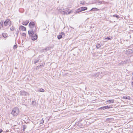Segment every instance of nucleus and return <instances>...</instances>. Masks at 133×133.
Returning a JSON list of instances; mask_svg holds the SVG:
<instances>
[{"label":"nucleus","mask_w":133,"mask_h":133,"mask_svg":"<svg viewBox=\"0 0 133 133\" xmlns=\"http://www.w3.org/2000/svg\"><path fill=\"white\" fill-rule=\"evenodd\" d=\"M19 112V108L17 107H15L14 108L12 111L11 112V114L14 116H17Z\"/></svg>","instance_id":"1"},{"label":"nucleus","mask_w":133,"mask_h":133,"mask_svg":"<svg viewBox=\"0 0 133 133\" xmlns=\"http://www.w3.org/2000/svg\"><path fill=\"white\" fill-rule=\"evenodd\" d=\"M57 9L58 11L60 12L61 14L65 15V14H70L72 13H73V11L72 10H70L69 11L67 14L65 10H64L63 8L62 7L61 8H57Z\"/></svg>","instance_id":"2"},{"label":"nucleus","mask_w":133,"mask_h":133,"mask_svg":"<svg viewBox=\"0 0 133 133\" xmlns=\"http://www.w3.org/2000/svg\"><path fill=\"white\" fill-rule=\"evenodd\" d=\"M87 9L86 7H82L77 9L76 11L74 12V14H77L81 11H85Z\"/></svg>","instance_id":"3"},{"label":"nucleus","mask_w":133,"mask_h":133,"mask_svg":"<svg viewBox=\"0 0 133 133\" xmlns=\"http://www.w3.org/2000/svg\"><path fill=\"white\" fill-rule=\"evenodd\" d=\"M5 26H7L8 25L10 26L11 25V24L10 20L9 19L6 20L4 23Z\"/></svg>","instance_id":"4"},{"label":"nucleus","mask_w":133,"mask_h":133,"mask_svg":"<svg viewBox=\"0 0 133 133\" xmlns=\"http://www.w3.org/2000/svg\"><path fill=\"white\" fill-rule=\"evenodd\" d=\"M20 95H24V96H27L28 95H29V94L27 92H26L24 91H21L20 92Z\"/></svg>","instance_id":"5"},{"label":"nucleus","mask_w":133,"mask_h":133,"mask_svg":"<svg viewBox=\"0 0 133 133\" xmlns=\"http://www.w3.org/2000/svg\"><path fill=\"white\" fill-rule=\"evenodd\" d=\"M65 36V34L63 32H61V34H60L59 35H58L57 36V38L58 39H60L64 37Z\"/></svg>","instance_id":"6"},{"label":"nucleus","mask_w":133,"mask_h":133,"mask_svg":"<svg viewBox=\"0 0 133 133\" xmlns=\"http://www.w3.org/2000/svg\"><path fill=\"white\" fill-rule=\"evenodd\" d=\"M31 39L35 41L36 40L37 38V36L35 34H33L32 36H30Z\"/></svg>","instance_id":"7"},{"label":"nucleus","mask_w":133,"mask_h":133,"mask_svg":"<svg viewBox=\"0 0 133 133\" xmlns=\"http://www.w3.org/2000/svg\"><path fill=\"white\" fill-rule=\"evenodd\" d=\"M34 31L32 29L31 30H30L28 31V34L30 36H32L34 34Z\"/></svg>","instance_id":"8"},{"label":"nucleus","mask_w":133,"mask_h":133,"mask_svg":"<svg viewBox=\"0 0 133 133\" xmlns=\"http://www.w3.org/2000/svg\"><path fill=\"white\" fill-rule=\"evenodd\" d=\"M29 25L30 28H32L35 26V23L33 22H30L29 23Z\"/></svg>","instance_id":"9"},{"label":"nucleus","mask_w":133,"mask_h":133,"mask_svg":"<svg viewBox=\"0 0 133 133\" xmlns=\"http://www.w3.org/2000/svg\"><path fill=\"white\" fill-rule=\"evenodd\" d=\"M19 29L23 31H25L26 30V28L22 25L20 26Z\"/></svg>","instance_id":"10"},{"label":"nucleus","mask_w":133,"mask_h":133,"mask_svg":"<svg viewBox=\"0 0 133 133\" xmlns=\"http://www.w3.org/2000/svg\"><path fill=\"white\" fill-rule=\"evenodd\" d=\"M29 22V21L28 20H26L25 22H23L22 24L24 25H27Z\"/></svg>","instance_id":"11"},{"label":"nucleus","mask_w":133,"mask_h":133,"mask_svg":"<svg viewBox=\"0 0 133 133\" xmlns=\"http://www.w3.org/2000/svg\"><path fill=\"white\" fill-rule=\"evenodd\" d=\"M122 98L123 99H128L129 100H130L131 98L129 96H123L122 97Z\"/></svg>","instance_id":"12"},{"label":"nucleus","mask_w":133,"mask_h":133,"mask_svg":"<svg viewBox=\"0 0 133 133\" xmlns=\"http://www.w3.org/2000/svg\"><path fill=\"white\" fill-rule=\"evenodd\" d=\"M107 102L108 103H112L114 102V101L113 99L108 100L107 101Z\"/></svg>","instance_id":"13"},{"label":"nucleus","mask_w":133,"mask_h":133,"mask_svg":"<svg viewBox=\"0 0 133 133\" xmlns=\"http://www.w3.org/2000/svg\"><path fill=\"white\" fill-rule=\"evenodd\" d=\"M133 49H129L127 50V52L128 53H131L133 52Z\"/></svg>","instance_id":"14"},{"label":"nucleus","mask_w":133,"mask_h":133,"mask_svg":"<svg viewBox=\"0 0 133 133\" xmlns=\"http://www.w3.org/2000/svg\"><path fill=\"white\" fill-rule=\"evenodd\" d=\"M98 10V9L96 8H92L90 10V11H94Z\"/></svg>","instance_id":"15"},{"label":"nucleus","mask_w":133,"mask_h":133,"mask_svg":"<svg viewBox=\"0 0 133 133\" xmlns=\"http://www.w3.org/2000/svg\"><path fill=\"white\" fill-rule=\"evenodd\" d=\"M2 36H3V37H4V38H6V37H7V34L6 33H3L2 34Z\"/></svg>","instance_id":"16"},{"label":"nucleus","mask_w":133,"mask_h":133,"mask_svg":"<svg viewBox=\"0 0 133 133\" xmlns=\"http://www.w3.org/2000/svg\"><path fill=\"white\" fill-rule=\"evenodd\" d=\"M38 91L42 92H43L44 91V89L42 88L38 89Z\"/></svg>","instance_id":"17"},{"label":"nucleus","mask_w":133,"mask_h":133,"mask_svg":"<svg viewBox=\"0 0 133 133\" xmlns=\"http://www.w3.org/2000/svg\"><path fill=\"white\" fill-rule=\"evenodd\" d=\"M102 45V44H100V43H97L96 45V48L98 49L100 46H101Z\"/></svg>","instance_id":"18"},{"label":"nucleus","mask_w":133,"mask_h":133,"mask_svg":"<svg viewBox=\"0 0 133 133\" xmlns=\"http://www.w3.org/2000/svg\"><path fill=\"white\" fill-rule=\"evenodd\" d=\"M80 3L83 5L85 3V2L84 1H80Z\"/></svg>","instance_id":"19"},{"label":"nucleus","mask_w":133,"mask_h":133,"mask_svg":"<svg viewBox=\"0 0 133 133\" xmlns=\"http://www.w3.org/2000/svg\"><path fill=\"white\" fill-rule=\"evenodd\" d=\"M27 127L25 125H23L22 126V128L23 129V130L24 131L25 130L26 128Z\"/></svg>","instance_id":"20"},{"label":"nucleus","mask_w":133,"mask_h":133,"mask_svg":"<svg viewBox=\"0 0 133 133\" xmlns=\"http://www.w3.org/2000/svg\"><path fill=\"white\" fill-rule=\"evenodd\" d=\"M97 1L98 2V4L99 5L102 3V1H99V0H97Z\"/></svg>","instance_id":"21"},{"label":"nucleus","mask_w":133,"mask_h":133,"mask_svg":"<svg viewBox=\"0 0 133 133\" xmlns=\"http://www.w3.org/2000/svg\"><path fill=\"white\" fill-rule=\"evenodd\" d=\"M107 109H109V108H111L112 107L111 105L106 106Z\"/></svg>","instance_id":"22"},{"label":"nucleus","mask_w":133,"mask_h":133,"mask_svg":"<svg viewBox=\"0 0 133 133\" xmlns=\"http://www.w3.org/2000/svg\"><path fill=\"white\" fill-rule=\"evenodd\" d=\"M112 39V37H111V38H110V37H107V38H105V40H106V39H108V40H110V39Z\"/></svg>","instance_id":"23"},{"label":"nucleus","mask_w":133,"mask_h":133,"mask_svg":"<svg viewBox=\"0 0 133 133\" xmlns=\"http://www.w3.org/2000/svg\"><path fill=\"white\" fill-rule=\"evenodd\" d=\"M100 108L102 109H103L104 110H105V109H107L106 107V106L101 107V108Z\"/></svg>","instance_id":"24"},{"label":"nucleus","mask_w":133,"mask_h":133,"mask_svg":"<svg viewBox=\"0 0 133 133\" xmlns=\"http://www.w3.org/2000/svg\"><path fill=\"white\" fill-rule=\"evenodd\" d=\"M17 45H15L14 46V47H13L14 49H16L17 48Z\"/></svg>","instance_id":"25"},{"label":"nucleus","mask_w":133,"mask_h":133,"mask_svg":"<svg viewBox=\"0 0 133 133\" xmlns=\"http://www.w3.org/2000/svg\"><path fill=\"white\" fill-rule=\"evenodd\" d=\"M15 29V28L14 27H13V26L11 28H10V30H11L12 31L13 30H14Z\"/></svg>","instance_id":"26"},{"label":"nucleus","mask_w":133,"mask_h":133,"mask_svg":"<svg viewBox=\"0 0 133 133\" xmlns=\"http://www.w3.org/2000/svg\"><path fill=\"white\" fill-rule=\"evenodd\" d=\"M44 123V121L43 120H41L40 121V124H42L43 123Z\"/></svg>","instance_id":"27"},{"label":"nucleus","mask_w":133,"mask_h":133,"mask_svg":"<svg viewBox=\"0 0 133 133\" xmlns=\"http://www.w3.org/2000/svg\"><path fill=\"white\" fill-rule=\"evenodd\" d=\"M22 35L23 36L25 37L26 36V34L25 33H23L22 34Z\"/></svg>","instance_id":"28"},{"label":"nucleus","mask_w":133,"mask_h":133,"mask_svg":"<svg viewBox=\"0 0 133 133\" xmlns=\"http://www.w3.org/2000/svg\"><path fill=\"white\" fill-rule=\"evenodd\" d=\"M99 74H95V76H97V77H98V76H99Z\"/></svg>","instance_id":"29"},{"label":"nucleus","mask_w":133,"mask_h":133,"mask_svg":"<svg viewBox=\"0 0 133 133\" xmlns=\"http://www.w3.org/2000/svg\"><path fill=\"white\" fill-rule=\"evenodd\" d=\"M114 16V17H118V16L117 15H113Z\"/></svg>","instance_id":"30"},{"label":"nucleus","mask_w":133,"mask_h":133,"mask_svg":"<svg viewBox=\"0 0 133 133\" xmlns=\"http://www.w3.org/2000/svg\"><path fill=\"white\" fill-rule=\"evenodd\" d=\"M102 4H105V2H104V1H102Z\"/></svg>","instance_id":"31"},{"label":"nucleus","mask_w":133,"mask_h":133,"mask_svg":"<svg viewBox=\"0 0 133 133\" xmlns=\"http://www.w3.org/2000/svg\"><path fill=\"white\" fill-rule=\"evenodd\" d=\"M131 84L132 85V86L133 87V82H132L131 83Z\"/></svg>","instance_id":"32"},{"label":"nucleus","mask_w":133,"mask_h":133,"mask_svg":"<svg viewBox=\"0 0 133 133\" xmlns=\"http://www.w3.org/2000/svg\"><path fill=\"white\" fill-rule=\"evenodd\" d=\"M3 130L2 129H0V133H1L2 132V131Z\"/></svg>","instance_id":"33"},{"label":"nucleus","mask_w":133,"mask_h":133,"mask_svg":"<svg viewBox=\"0 0 133 133\" xmlns=\"http://www.w3.org/2000/svg\"><path fill=\"white\" fill-rule=\"evenodd\" d=\"M97 0H96V2H95V3H98V2L97 1Z\"/></svg>","instance_id":"34"},{"label":"nucleus","mask_w":133,"mask_h":133,"mask_svg":"<svg viewBox=\"0 0 133 133\" xmlns=\"http://www.w3.org/2000/svg\"><path fill=\"white\" fill-rule=\"evenodd\" d=\"M69 9H67L66 11H68L69 10Z\"/></svg>","instance_id":"35"},{"label":"nucleus","mask_w":133,"mask_h":133,"mask_svg":"<svg viewBox=\"0 0 133 133\" xmlns=\"http://www.w3.org/2000/svg\"><path fill=\"white\" fill-rule=\"evenodd\" d=\"M38 62V61H35V63H37Z\"/></svg>","instance_id":"36"},{"label":"nucleus","mask_w":133,"mask_h":133,"mask_svg":"<svg viewBox=\"0 0 133 133\" xmlns=\"http://www.w3.org/2000/svg\"><path fill=\"white\" fill-rule=\"evenodd\" d=\"M47 48H45V50H47Z\"/></svg>","instance_id":"37"},{"label":"nucleus","mask_w":133,"mask_h":133,"mask_svg":"<svg viewBox=\"0 0 133 133\" xmlns=\"http://www.w3.org/2000/svg\"><path fill=\"white\" fill-rule=\"evenodd\" d=\"M3 27V26H0V27Z\"/></svg>","instance_id":"38"},{"label":"nucleus","mask_w":133,"mask_h":133,"mask_svg":"<svg viewBox=\"0 0 133 133\" xmlns=\"http://www.w3.org/2000/svg\"><path fill=\"white\" fill-rule=\"evenodd\" d=\"M107 41H105V42H107Z\"/></svg>","instance_id":"39"},{"label":"nucleus","mask_w":133,"mask_h":133,"mask_svg":"<svg viewBox=\"0 0 133 133\" xmlns=\"http://www.w3.org/2000/svg\"><path fill=\"white\" fill-rule=\"evenodd\" d=\"M133 52V50H132Z\"/></svg>","instance_id":"40"},{"label":"nucleus","mask_w":133,"mask_h":133,"mask_svg":"<svg viewBox=\"0 0 133 133\" xmlns=\"http://www.w3.org/2000/svg\"><path fill=\"white\" fill-rule=\"evenodd\" d=\"M117 17V18H119V17Z\"/></svg>","instance_id":"41"},{"label":"nucleus","mask_w":133,"mask_h":133,"mask_svg":"<svg viewBox=\"0 0 133 133\" xmlns=\"http://www.w3.org/2000/svg\"><path fill=\"white\" fill-rule=\"evenodd\" d=\"M132 79H133V77L132 78Z\"/></svg>","instance_id":"42"}]
</instances>
